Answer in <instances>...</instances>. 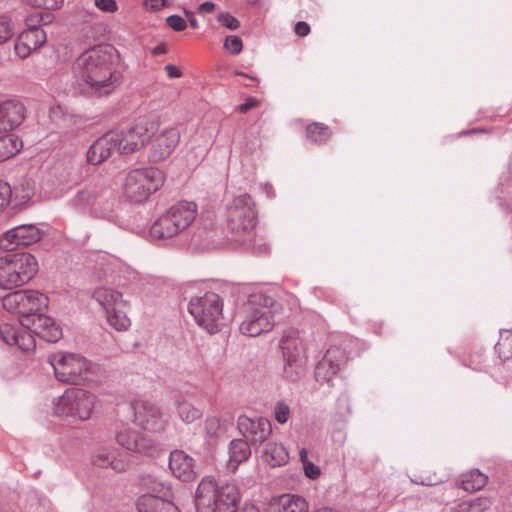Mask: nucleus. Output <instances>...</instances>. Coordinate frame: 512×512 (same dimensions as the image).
Instances as JSON below:
<instances>
[{"instance_id":"f257e3e1","label":"nucleus","mask_w":512,"mask_h":512,"mask_svg":"<svg viewBox=\"0 0 512 512\" xmlns=\"http://www.w3.org/2000/svg\"><path fill=\"white\" fill-rule=\"evenodd\" d=\"M118 62L119 53L109 44L96 45L83 51L75 62L78 77L73 84L74 92L85 98L112 94L123 83Z\"/></svg>"},{"instance_id":"f03ea898","label":"nucleus","mask_w":512,"mask_h":512,"mask_svg":"<svg viewBox=\"0 0 512 512\" xmlns=\"http://www.w3.org/2000/svg\"><path fill=\"white\" fill-rule=\"evenodd\" d=\"M282 310V305L272 296L264 293H252L241 308L242 321L239 331L249 337H257L272 330L276 315Z\"/></svg>"},{"instance_id":"7ed1b4c3","label":"nucleus","mask_w":512,"mask_h":512,"mask_svg":"<svg viewBox=\"0 0 512 512\" xmlns=\"http://www.w3.org/2000/svg\"><path fill=\"white\" fill-rule=\"evenodd\" d=\"M197 512H238L239 492L234 484L219 486L212 476L204 477L195 494Z\"/></svg>"},{"instance_id":"20e7f679","label":"nucleus","mask_w":512,"mask_h":512,"mask_svg":"<svg viewBox=\"0 0 512 512\" xmlns=\"http://www.w3.org/2000/svg\"><path fill=\"white\" fill-rule=\"evenodd\" d=\"M196 216V203L177 202L152 224L150 236L153 240L172 238L186 230L193 223Z\"/></svg>"},{"instance_id":"39448f33","label":"nucleus","mask_w":512,"mask_h":512,"mask_svg":"<svg viewBox=\"0 0 512 512\" xmlns=\"http://www.w3.org/2000/svg\"><path fill=\"white\" fill-rule=\"evenodd\" d=\"M96 404V396L81 388H69L53 400L54 413L69 423L90 419Z\"/></svg>"},{"instance_id":"423d86ee","label":"nucleus","mask_w":512,"mask_h":512,"mask_svg":"<svg viewBox=\"0 0 512 512\" xmlns=\"http://www.w3.org/2000/svg\"><path fill=\"white\" fill-rule=\"evenodd\" d=\"M38 272L37 259L30 253L0 257V289L10 290L28 283Z\"/></svg>"},{"instance_id":"0eeeda50","label":"nucleus","mask_w":512,"mask_h":512,"mask_svg":"<svg viewBox=\"0 0 512 512\" xmlns=\"http://www.w3.org/2000/svg\"><path fill=\"white\" fill-rule=\"evenodd\" d=\"M163 184L162 173L154 168H137L129 171L123 184L125 198L134 204H142Z\"/></svg>"},{"instance_id":"6e6552de","label":"nucleus","mask_w":512,"mask_h":512,"mask_svg":"<svg viewBox=\"0 0 512 512\" xmlns=\"http://www.w3.org/2000/svg\"><path fill=\"white\" fill-rule=\"evenodd\" d=\"M188 311L195 322L209 333L218 331L223 313V302L214 292L193 297L188 303Z\"/></svg>"},{"instance_id":"1a4fd4ad","label":"nucleus","mask_w":512,"mask_h":512,"mask_svg":"<svg viewBox=\"0 0 512 512\" xmlns=\"http://www.w3.org/2000/svg\"><path fill=\"white\" fill-rule=\"evenodd\" d=\"M48 297L36 290H18L5 295L2 305L9 313L19 316L20 324L26 318H32L48 306Z\"/></svg>"},{"instance_id":"9d476101","label":"nucleus","mask_w":512,"mask_h":512,"mask_svg":"<svg viewBox=\"0 0 512 512\" xmlns=\"http://www.w3.org/2000/svg\"><path fill=\"white\" fill-rule=\"evenodd\" d=\"M48 362L60 382L82 384L88 379V362L79 354L57 352L48 357Z\"/></svg>"},{"instance_id":"9b49d317","label":"nucleus","mask_w":512,"mask_h":512,"mask_svg":"<svg viewBox=\"0 0 512 512\" xmlns=\"http://www.w3.org/2000/svg\"><path fill=\"white\" fill-rule=\"evenodd\" d=\"M257 224L255 202L249 194L235 197L227 207V227L236 236H244Z\"/></svg>"},{"instance_id":"f8f14e48","label":"nucleus","mask_w":512,"mask_h":512,"mask_svg":"<svg viewBox=\"0 0 512 512\" xmlns=\"http://www.w3.org/2000/svg\"><path fill=\"white\" fill-rule=\"evenodd\" d=\"M283 357V375L289 380H295L303 368V347L298 332L287 330L280 340Z\"/></svg>"},{"instance_id":"ddd939ff","label":"nucleus","mask_w":512,"mask_h":512,"mask_svg":"<svg viewBox=\"0 0 512 512\" xmlns=\"http://www.w3.org/2000/svg\"><path fill=\"white\" fill-rule=\"evenodd\" d=\"M154 122H140L126 132L114 131L119 139V153L128 155L141 150L154 136Z\"/></svg>"},{"instance_id":"4468645a","label":"nucleus","mask_w":512,"mask_h":512,"mask_svg":"<svg viewBox=\"0 0 512 512\" xmlns=\"http://www.w3.org/2000/svg\"><path fill=\"white\" fill-rule=\"evenodd\" d=\"M155 126L154 136L149 141L150 149L148 158L151 163H161L170 158L180 141V131L176 127L164 128L160 132H156Z\"/></svg>"},{"instance_id":"2eb2a0df","label":"nucleus","mask_w":512,"mask_h":512,"mask_svg":"<svg viewBox=\"0 0 512 512\" xmlns=\"http://www.w3.org/2000/svg\"><path fill=\"white\" fill-rule=\"evenodd\" d=\"M42 238V231L34 224L16 226L0 237V248L13 251L19 246H29Z\"/></svg>"},{"instance_id":"dca6fc26","label":"nucleus","mask_w":512,"mask_h":512,"mask_svg":"<svg viewBox=\"0 0 512 512\" xmlns=\"http://www.w3.org/2000/svg\"><path fill=\"white\" fill-rule=\"evenodd\" d=\"M237 427L242 436L251 445L264 443L272 432L271 422L265 417L240 415L237 420Z\"/></svg>"},{"instance_id":"f3484780","label":"nucleus","mask_w":512,"mask_h":512,"mask_svg":"<svg viewBox=\"0 0 512 512\" xmlns=\"http://www.w3.org/2000/svg\"><path fill=\"white\" fill-rule=\"evenodd\" d=\"M23 327L33 337L37 336L49 343H55L63 336L62 329L55 320L41 312L32 318H26Z\"/></svg>"},{"instance_id":"a211bd4d","label":"nucleus","mask_w":512,"mask_h":512,"mask_svg":"<svg viewBox=\"0 0 512 512\" xmlns=\"http://www.w3.org/2000/svg\"><path fill=\"white\" fill-rule=\"evenodd\" d=\"M120 206L114 191L110 187L103 185L93 209V217L121 225L123 220L120 215Z\"/></svg>"},{"instance_id":"6ab92c4d","label":"nucleus","mask_w":512,"mask_h":512,"mask_svg":"<svg viewBox=\"0 0 512 512\" xmlns=\"http://www.w3.org/2000/svg\"><path fill=\"white\" fill-rule=\"evenodd\" d=\"M347 356L339 347H330L322 360L318 362L315 368V378L319 382L331 380L340 368L346 363Z\"/></svg>"},{"instance_id":"aec40b11","label":"nucleus","mask_w":512,"mask_h":512,"mask_svg":"<svg viewBox=\"0 0 512 512\" xmlns=\"http://www.w3.org/2000/svg\"><path fill=\"white\" fill-rule=\"evenodd\" d=\"M46 41L47 35L44 29L36 25H31L28 29L19 34L14 45V50L19 58L25 59L33 51L43 46Z\"/></svg>"},{"instance_id":"412c9836","label":"nucleus","mask_w":512,"mask_h":512,"mask_svg":"<svg viewBox=\"0 0 512 512\" xmlns=\"http://www.w3.org/2000/svg\"><path fill=\"white\" fill-rule=\"evenodd\" d=\"M134 420L137 425L151 432L162 431L165 427L161 412L154 405L144 401L134 403Z\"/></svg>"},{"instance_id":"4be33fe9","label":"nucleus","mask_w":512,"mask_h":512,"mask_svg":"<svg viewBox=\"0 0 512 512\" xmlns=\"http://www.w3.org/2000/svg\"><path fill=\"white\" fill-rule=\"evenodd\" d=\"M116 440L120 446L135 453L153 455L156 451V447L151 439L131 428L119 430L116 434Z\"/></svg>"},{"instance_id":"5701e85b","label":"nucleus","mask_w":512,"mask_h":512,"mask_svg":"<svg viewBox=\"0 0 512 512\" xmlns=\"http://www.w3.org/2000/svg\"><path fill=\"white\" fill-rule=\"evenodd\" d=\"M0 338L10 346H17L22 351H33L36 343L35 338L28 333L26 327L10 323L0 324Z\"/></svg>"},{"instance_id":"b1692460","label":"nucleus","mask_w":512,"mask_h":512,"mask_svg":"<svg viewBox=\"0 0 512 512\" xmlns=\"http://www.w3.org/2000/svg\"><path fill=\"white\" fill-rule=\"evenodd\" d=\"M119 139L114 131H110L99 137L87 151V161L92 165H99L107 160L114 151L119 152L117 145Z\"/></svg>"},{"instance_id":"393cba45","label":"nucleus","mask_w":512,"mask_h":512,"mask_svg":"<svg viewBox=\"0 0 512 512\" xmlns=\"http://www.w3.org/2000/svg\"><path fill=\"white\" fill-rule=\"evenodd\" d=\"M26 117V108L19 100H7L0 105V132L18 127Z\"/></svg>"},{"instance_id":"a878e982","label":"nucleus","mask_w":512,"mask_h":512,"mask_svg":"<svg viewBox=\"0 0 512 512\" xmlns=\"http://www.w3.org/2000/svg\"><path fill=\"white\" fill-rule=\"evenodd\" d=\"M102 187V184L96 183L85 185L69 200L70 207L78 212L88 213L93 216V209Z\"/></svg>"},{"instance_id":"bb28decb","label":"nucleus","mask_w":512,"mask_h":512,"mask_svg":"<svg viewBox=\"0 0 512 512\" xmlns=\"http://www.w3.org/2000/svg\"><path fill=\"white\" fill-rule=\"evenodd\" d=\"M309 505L305 498L296 494H283L271 499L267 512H308Z\"/></svg>"},{"instance_id":"cd10ccee","label":"nucleus","mask_w":512,"mask_h":512,"mask_svg":"<svg viewBox=\"0 0 512 512\" xmlns=\"http://www.w3.org/2000/svg\"><path fill=\"white\" fill-rule=\"evenodd\" d=\"M193 459L182 450H174L169 456V468L173 475L182 481L194 478Z\"/></svg>"},{"instance_id":"c85d7f7f","label":"nucleus","mask_w":512,"mask_h":512,"mask_svg":"<svg viewBox=\"0 0 512 512\" xmlns=\"http://www.w3.org/2000/svg\"><path fill=\"white\" fill-rule=\"evenodd\" d=\"M138 512H180L168 497L142 495L136 503Z\"/></svg>"},{"instance_id":"c756f323","label":"nucleus","mask_w":512,"mask_h":512,"mask_svg":"<svg viewBox=\"0 0 512 512\" xmlns=\"http://www.w3.org/2000/svg\"><path fill=\"white\" fill-rule=\"evenodd\" d=\"M92 297L102 307L105 313L116 306L129 307V302L123 299L119 291L108 287L95 289Z\"/></svg>"},{"instance_id":"7c9ffc66","label":"nucleus","mask_w":512,"mask_h":512,"mask_svg":"<svg viewBox=\"0 0 512 512\" xmlns=\"http://www.w3.org/2000/svg\"><path fill=\"white\" fill-rule=\"evenodd\" d=\"M139 484L145 492L143 495L155 497H169L171 495L169 484L155 475H142Z\"/></svg>"},{"instance_id":"2f4dec72","label":"nucleus","mask_w":512,"mask_h":512,"mask_svg":"<svg viewBox=\"0 0 512 512\" xmlns=\"http://www.w3.org/2000/svg\"><path fill=\"white\" fill-rule=\"evenodd\" d=\"M229 454L228 468L234 471L242 462L250 457V442L245 438L233 439L229 445Z\"/></svg>"},{"instance_id":"473e14b6","label":"nucleus","mask_w":512,"mask_h":512,"mask_svg":"<svg viewBox=\"0 0 512 512\" xmlns=\"http://www.w3.org/2000/svg\"><path fill=\"white\" fill-rule=\"evenodd\" d=\"M262 458L271 467H280L288 463L289 454L282 444L270 442L262 452Z\"/></svg>"},{"instance_id":"72a5a7b5","label":"nucleus","mask_w":512,"mask_h":512,"mask_svg":"<svg viewBox=\"0 0 512 512\" xmlns=\"http://www.w3.org/2000/svg\"><path fill=\"white\" fill-rule=\"evenodd\" d=\"M488 481V476L478 469H472L461 475L460 486L467 492H476L482 489Z\"/></svg>"},{"instance_id":"f704fd0d","label":"nucleus","mask_w":512,"mask_h":512,"mask_svg":"<svg viewBox=\"0 0 512 512\" xmlns=\"http://www.w3.org/2000/svg\"><path fill=\"white\" fill-rule=\"evenodd\" d=\"M128 307H114L105 313L108 324L117 331H126L131 325L130 318L127 316Z\"/></svg>"},{"instance_id":"c9c22d12","label":"nucleus","mask_w":512,"mask_h":512,"mask_svg":"<svg viewBox=\"0 0 512 512\" xmlns=\"http://www.w3.org/2000/svg\"><path fill=\"white\" fill-rule=\"evenodd\" d=\"M491 507V501L486 497H479L461 501L453 505L449 512H485Z\"/></svg>"},{"instance_id":"e433bc0d","label":"nucleus","mask_w":512,"mask_h":512,"mask_svg":"<svg viewBox=\"0 0 512 512\" xmlns=\"http://www.w3.org/2000/svg\"><path fill=\"white\" fill-rule=\"evenodd\" d=\"M22 145V141L14 134L0 136V162L14 156Z\"/></svg>"},{"instance_id":"4c0bfd02","label":"nucleus","mask_w":512,"mask_h":512,"mask_svg":"<svg viewBox=\"0 0 512 512\" xmlns=\"http://www.w3.org/2000/svg\"><path fill=\"white\" fill-rule=\"evenodd\" d=\"M306 134L311 142L317 145H323L330 139L332 132L327 125L320 122H313L307 126Z\"/></svg>"},{"instance_id":"58836bf2","label":"nucleus","mask_w":512,"mask_h":512,"mask_svg":"<svg viewBox=\"0 0 512 512\" xmlns=\"http://www.w3.org/2000/svg\"><path fill=\"white\" fill-rule=\"evenodd\" d=\"M93 464L100 468L111 467L113 470L117 472L124 471L126 468L125 462L116 459L114 454L108 451H101L97 453L93 458Z\"/></svg>"},{"instance_id":"ea45409f","label":"nucleus","mask_w":512,"mask_h":512,"mask_svg":"<svg viewBox=\"0 0 512 512\" xmlns=\"http://www.w3.org/2000/svg\"><path fill=\"white\" fill-rule=\"evenodd\" d=\"M176 406L180 419L185 423H192L202 416V411L199 408L184 399H177Z\"/></svg>"},{"instance_id":"a19ab883","label":"nucleus","mask_w":512,"mask_h":512,"mask_svg":"<svg viewBox=\"0 0 512 512\" xmlns=\"http://www.w3.org/2000/svg\"><path fill=\"white\" fill-rule=\"evenodd\" d=\"M495 349L503 361L512 359V329L500 333Z\"/></svg>"},{"instance_id":"79ce46f5","label":"nucleus","mask_w":512,"mask_h":512,"mask_svg":"<svg viewBox=\"0 0 512 512\" xmlns=\"http://www.w3.org/2000/svg\"><path fill=\"white\" fill-rule=\"evenodd\" d=\"M14 25L8 16H0V45L10 40L14 35Z\"/></svg>"},{"instance_id":"37998d69","label":"nucleus","mask_w":512,"mask_h":512,"mask_svg":"<svg viewBox=\"0 0 512 512\" xmlns=\"http://www.w3.org/2000/svg\"><path fill=\"white\" fill-rule=\"evenodd\" d=\"M275 419L278 423L284 424L288 421L290 415V409L287 404L279 401L275 404L274 408Z\"/></svg>"},{"instance_id":"c03bdc74","label":"nucleus","mask_w":512,"mask_h":512,"mask_svg":"<svg viewBox=\"0 0 512 512\" xmlns=\"http://www.w3.org/2000/svg\"><path fill=\"white\" fill-rule=\"evenodd\" d=\"M224 48L232 55H238L243 48L242 40L238 36H228L224 41Z\"/></svg>"},{"instance_id":"a18cd8bd","label":"nucleus","mask_w":512,"mask_h":512,"mask_svg":"<svg viewBox=\"0 0 512 512\" xmlns=\"http://www.w3.org/2000/svg\"><path fill=\"white\" fill-rule=\"evenodd\" d=\"M11 195L10 185L7 182L0 181V212L9 205Z\"/></svg>"},{"instance_id":"49530a36","label":"nucleus","mask_w":512,"mask_h":512,"mask_svg":"<svg viewBox=\"0 0 512 512\" xmlns=\"http://www.w3.org/2000/svg\"><path fill=\"white\" fill-rule=\"evenodd\" d=\"M218 20L223 26L230 30H237L240 27V22L234 16L226 12L220 13Z\"/></svg>"},{"instance_id":"de8ad7c7","label":"nucleus","mask_w":512,"mask_h":512,"mask_svg":"<svg viewBox=\"0 0 512 512\" xmlns=\"http://www.w3.org/2000/svg\"><path fill=\"white\" fill-rule=\"evenodd\" d=\"M166 22L170 28L177 32L183 31L187 27L186 21L177 14L167 17Z\"/></svg>"},{"instance_id":"09e8293b","label":"nucleus","mask_w":512,"mask_h":512,"mask_svg":"<svg viewBox=\"0 0 512 512\" xmlns=\"http://www.w3.org/2000/svg\"><path fill=\"white\" fill-rule=\"evenodd\" d=\"M94 5L97 9L106 13H114L118 10L115 0H94Z\"/></svg>"},{"instance_id":"8fccbe9b","label":"nucleus","mask_w":512,"mask_h":512,"mask_svg":"<svg viewBox=\"0 0 512 512\" xmlns=\"http://www.w3.org/2000/svg\"><path fill=\"white\" fill-rule=\"evenodd\" d=\"M31 5L44 9H57L63 0H27Z\"/></svg>"},{"instance_id":"3c124183","label":"nucleus","mask_w":512,"mask_h":512,"mask_svg":"<svg viewBox=\"0 0 512 512\" xmlns=\"http://www.w3.org/2000/svg\"><path fill=\"white\" fill-rule=\"evenodd\" d=\"M220 429V420L217 417H208L205 420V430L208 435L215 436Z\"/></svg>"},{"instance_id":"603ef678","label":"nucleus","mask_w":512,"mask_h":512,"mask_svg":"<svg viewBox=\"0 0 512 512\" xmlns=\"http://www.w3.org/2000/svg\"><path fill=\"white\" fill-rule=\"evenodd\" d=\"M303 470L305 476L313 480L317 479L321 474L320 468L311 461L303 465Z\"/></svg>"},{"instance_id":"864d4df0","label":"nucleus","mask_w":512,"mask_h":512,"mask_svg":"<svg viewBox=\"0 0 512 512\" xmlns=\"http://www.w3.org/2000/svg\"><path fill=\"white\" fill-rule=\"evenodd\" d=\"M337 405L341 413H351L350 397L346 392L340 394V396L337 399Z\"/></svg>"},{"instance_id":"5fc2aeb1","label":"nucleus","mask_w":512,"mask_h":512,"mask_svg":"<svg viewBox=\"0 0 512 512\" xmlns=\"http://www.w3.org/2000/svg\"><path fill=\"white\" fill-rule=\"evenodd\" d=\"M167 5V0H145L144 6L146 9L157 12Z\"/></svg>"},{"instance_id":"6e6d98bb","label":"nucleus","mask_w":512,"mask_h":512,"mask_svg":"<svg viewBox=\"0 0 512 512\" xmlns=\"http://www.w3.org/2000/svg\"><path fill=\"white\" fill-rule=\"evenodd\" d=\"M295 33L300 37H305L310 32V26L305 21H299L295 25Z\"/></svg>"},{"instance_id":"4d7b16f0","label":"nucleus","mask_w":512,"mask_h":512,"mask_svg":"<svg viewBox=\"0 0 512 512\" xmlns=\"http://www.w3.org/2000/svg\"><path fill=\"white\" fill-rule=\"evenodd\" d=\"M258 104V101L255 98H247L244 103H242L238 110L241 113H246L251 108L255 107Z\"/></svg>"},{"instance_id":"13d9d810","label":"nucleus","mask_w":512,"mask_h":512,"mask_svg":"<svg viewBox=\"0 0 512 512\" xmlns=\"http://www.w3.org/2000/svg\"><path fill=\"white\" fill-rule=\"evenodd\" d=\"M164 70L167 73V76L169 78H179L181 76V72L178 70V68L172 64H167L164 67Z\"/></svg>"},{"instance_id":"bf43d9fd","label":"nucleus","mask_w":512,"mask_h":512,"mask_svg":"<svg viewBox=\"0 0 512 512\" xmlns=\"http://www.w3.org/2000/svg\"><path fill=\"white\" fill-rule=\"evenodd\" d=\"M215 8V4L213 2L207 1L203 2L198 6V13L200 14H207L211 13Z\"/></svg>"},{"instance_id":"052dcab7","label":"nucleus","mask_w":512,"mask_h":512,"mask_svg":"<svg viewBox=\"0 0 512 512\" xmlns=\"http://www.w3.org/2000/svg\"><path fill=\"white\" fill-rule=\"evenodd\" d=\"M261 190L268 198H273L275 196L273 186L269 183L261 184Z\"/></svg>"},{"instance_id":"680f3d73","label":"nucleus","mask_w":512,"mask_h":512,"mask_svg":"<svg viewBox=\"0 0 512 512\" xmlns=\"http://www.w3.org/2000/svg\"><path fill=\"white\" fill-rule=\"evenodd\" d=\"M166 52H167V47H166V45L164 43L158 44L151 51V53L153 55L165 54Z\"/></svg>"},{"instance_id":"e2e57ef3","label":"nucleus","mask_w":512,"mask_h":512,"mask_svg":"<svg viewBox=\"0 0 512 512\" xmlns=\"http://www.w3.org/2000/svg\"><path fill=\"white\" fill-rule=\"evenodd\" d=\"M299 457H300V461H301L302 465H304L307 462H310L308 459V452H307L306 448H302L299 451Z\"/></svg>"},{"instance_id":"0e129e2a","label":"nucleus","mask_w":512,"mask_h":512,"mask_svg":"<svg viewBox=\"0 0 512 512\" xmlns=\"http://www.w3.org/2000/svg\"><path fill=\"white\" fill-rule=\"evenodd\" d=\"M244 512H260V511L255 505L249 504V505L245 506Z\"/></svg>"},{"instance_id":"69168bd1","label":"nucleus","mask_w":512,"mask_h":512,"mask_svg":"<svg viewBox=\"0 0 512 512\" xmlns=\"http://www.w3.org/2000/svg\"><path fill=\"white\" fill-rule=\"evenodd\" d=\"M189 23L192 28H194V29L198 28V21L194 17H191L189 19Z\"/></svg>"},{"instance_id":"338daca9","label":"nucleus","mask_w":512,"mask_h":512,"mask_svg":"<svg viewBox=\"0 0 512 512\" xmlns=\"http://www.w3.org/2000/svg\"><path fill=\"white\" fill-rule=\"evenodd\" d=\"M315 512H336V511L331 508H323V509H319Z\"/></svg>"},{"instance_id":"774afa93","label":"nucleus","mask_w":512,"mask_h":512,"mask_svg":"<svg viewBox=\"0 0 512 512\" xmlns=\"http://www.w3.org/2000/svg\"><path fill=\"white\" fill-rule=\"evenodd\" d=\"M509 170L512 172V155H511V159L509 161Z\"/></svg>"}]
</instances>
